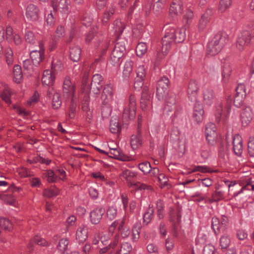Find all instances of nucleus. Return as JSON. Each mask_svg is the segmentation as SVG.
<instances>
[{
  "mask_svg": "<svg viewBox=\"0 0 254 254\" xmlns=\"http://www.w3.org/2000/svg\"><path fill=\"white\" fill-rule=\"evenodd\" d=\"M186 38L184 29H176L171 26L165 28V34L162 39V52L166 55L171 47L176 43L183 42Z\"/></svg>",
  "mask_w": 254,
  "mask_h": 254,
  "instance_id": "nucleus-1",
  "label": "nucleus"
},
{
  "mask_svg": "<svg viewBox=\"0 0 254 254\" xmlns=\"http://www.w3.org/2000/svg\"><path fill=\"white\" fill-rule=\"evenodd\" d=\"M97 27H92L90 31L85 35V41L87 44H91L96 48H99L105 52L107 49V44L104 43H101L103 38L101 36H99L97 33Z\"/></svg>",
  "mask_w": 254,
  "mask_h": 254,
  "instance_id": "nucleus-2",
  "label": "nucleus"
},
{
  "mask_svg": "<svg viewBox=\"0 0 254 254\" xmlns=\"http://www.w3.org/2000/svg\"><path fill=\"white\" fill-rule=\"evenodd\" d=\"M226 41V38L221 34H216L207 44V54L211 56L217 55L225 44Z\"/></svg>",
  "mask_w": 254,
  "mask_h": 254,
  "instance_id": "nucleus-3",
  "label": "nucleus"
},
{
  "mask_svg": "<svg viewBox=\"0 0 254 254\" xmlns=\"http://www.w3.org/2000/svg\"><path fill=\"white\" fill-rule=\"evenodd\" d=\"M253 42H254V28L248 27L244 29L239 36L237 47L239 50H242L245 46Z\"/></svg>",
  "mask_w": 254,
  "mask_h": 254,
  "instance_id": "nucleus-4",
  "label": "nucleus"
},
{
  "mask_svg": "<svg viewBox=\"0 0 254 254\" xmlns=\"http://www.w3.org/2000/svg\"><path fill=\"white\" fill-rule=\"evenodd\" d=\"M231 106V99L230 97H228L226 98L224 107L223 104L220 101L218 102L216 104L214 113L216 122L219 123L220 122L223 115L227 116L230 114Z\"/></svg>",
  "mask_w": 254,
  "mask_h": 254,
  "instance_id": "nucleus-5",
  "label": "nucleus"
},
{
  "mask_svg": "<svg viewBox=\"0 0 254 254\" xmlns=\"http://www.w3.org/2000/svg\"><path fill=\"white\" fill-rule=\"evenodd\" d=\"M136 99L134 95H130L127 105L123 113V117L126 121L133 120L135 116Z\"/></svg>",
  "mask_w": 254,
  "mask_h": 254,
  "instance_id": "nucleus-6",
  "label": "nucleus"
},
{
  "mask_svg": "<svg viewBox=\"0 0 254 254\" xmlns=\"http://www.w3.org/2000/svg\"><path fill=\"white\" fill-rule=\"evenodd\" d=\"M25 15L27 19L33 22L39 23L41 20V12L39 8L36 5L29 3L25 9Z\"/></svg>",
  "mask_w": 254,
  "mask_h": 254,
  "instance_id": "nucleus-7",
  "label": "nucleus"
},
{
  "mask_svg": "<svg viewBox=\"0 0 254 254\" xmlns=\"http://www.w3.org/2000/svg\"><path fill=\"white\" fill-rule=\"evenodd\" d=\"M64 97L66 99H75L74 95L75 92V84L71 82L70 77L68 76H65L63 86Z\"/></svg>",
  "mask_w": 254,
  "mask_h": 254,
  "instance_id": "nucleus-8",
  "label": "nucleus"
},
{
  "mask_svg": "<svg viewBox=\"0 0 254 254\" xmlns=\"http://www.w3.org/2000/svg\"><path fill=\"white\" fill-rule=\"evenodd\" d=\"M253 109L250 107H246L240 113V119L243 127H247L254 118Z\"/></svg>",
  "mask_w": 254,
  "mask_h": 254,
  "instance_id": "nucleus-9",
  "label": "nucleus"
},
{
  "mask_svg": "<svg viewBox=\"0 0 254 254\" xmlns=\"http://www.w3.org/2000/svg\"><path fill=\"white\" fill-rule=\"evenodd\" d=\"M169 80L166 77L160 78L157 83L156 89V96L159 100L163 99L169 87Z\"/></svg>",
  "mask_w": 254,
  "mask_h": 254,
  "instance_id": "nucleus-10",
  "label": "nucleus"
},
{
  "mask_svg": "<svg viewBox=\"0 0 254 254\" xmlns=\"http://www.w3.org/2000/svg\"><path fill=\"white\" fill-rule=\"evenodd\" d=\"M152 96V95L149 92L148 87H143L140 99V106L142 110L145 111L150 108Z\"/></svg>",
  "mask_w": 254,
  "mask_h": 254,
  "instance_id": "nucleus-11",
  "label": "nucleus"
},
{
  "mask_svg": "<svg viewBox=\"0 0 254 254\" xmlns=\"http://www.w3.org/2000/svg\"><path fill=\"white\" fill-rule=\"evenodd\" d=\"M103 80V78L100 74H94L91 82L90 93L98 95L102 87Z\"/></svg>",
  "mask_w": 254,
  "mask_h": 254,
  "instance_id": "nucleus-12",
  "label": "nucleus"
},
{
  "mask_svg": "<svg viewBox=\"0 0 254 254\" xmlns=\"http://www.w3.org/2000/svg\"><path fill=\"white\" fill-rule=\"evenodd\" d=\"M88 237V228L86 224H81L77 228L75 233V240L79 244H82Z\"/></svg>",
  "mask_w": 254,
  "mask_h": 254,
  "instance_id": "nucleus-13",
  "label": "nucleus"
},
{
  "mask_svg": "<svg viewBox=\"0 0 254 254\" xmlns=\"http://www.w3.org/2000/svg\"><path fill=\"white\" fill-rule=\"evenodd\" d=\"M113 99V87L111 84L105 85L101 95V99L104 105H109Z\"/></svg>",
  "mask_w": 254,
  "mask_h": 254,
  "instance_id": "nucleus-14",
  "label": "nucleus"
},
{
  "mask_svg": "<svg viewBox=\"0 0 254 254\" xmlns=\"http://www.w3.org/2000/svg\"><path fill=\"white\" fill-rule=\"evenodd\" d=\"M204 114L203 105L199 102L195 101L192 116L193 121L197 124L201 123L203 119Z\"/></svg>",
  "mask_w": 254,
  "mask_h": 254,
  "instance_id": "nucleus-15",
  "label": "nucleus"
},
{
  "mask_svg": "<svg viewBox=\"0 0 254 254\" xmlns=\"http://www.w3.org/2000/svg\"><path fill=\"white\" fill-rule=\"evenodd\" d=\"M199 87L197 82L194 80H191L188 85L187 93L189 100L191 102L197 101Z\"/></svg>",
  "mask_w": 254,
  "mask_h": 254,
  "instance_id": "nucleus-16",
  "label": "nucleus"
},
{
  "mask_svg": "<svg viewBox=\"0 0 254 254\" xmlns=\"http://www.w3.org/2000/svg\"><path fill=\"white\" fill-rule=\"evenodd\" d=\"M47 96L52 97V107L54 109H58L62 105V100L60 93L55 91L54 87L48 88L47 92Z\"/></svg>",
  "mask_w": 254,
  "mask_h": 254,
  "instance_id": "nucleus-17",
  "label": "nucleus"
},
{
  "mask_svg": "<svg viewBox=\"0 0 254 254\" xmlns=\"http://www.w3.org/2000/svg\"><path fill=\"white\" fill-rule=\"evenodd\" d=\"M233 149L236 156H241L243 152V139L239 134H236L233 136Z\"/></svg>",
  "mask_w": 254,
  "mask_h": 254,
  "instance_id": "nucleus-18",
  "label": "nucleus"
},
{
  "mask_svg": "<svg viewBox=\"0 0 254 254\" xmlns=\"http://www.w3.org/2000/svg\"><path fill=\"white\" fill-rule=\"evenodd\" d=\"M54 68L53 65H52V70L47 69L44 70L42 78L43 85L48 86L49 88L53 87V85L55 78V74L53 71Z\"/></svg>",
  "mask_w": 254,
  "mask_h": 254,
  "instance_id": "nucleus-19",
  "label": "nucleus"
},
{
  "mask_svg": "<svg viewBox=\"0 0 254 254\" xmlns=\"http://www.w3.org/2000/svg\"><path fill=\"white\" fill-rule=\"evenodd\" d=\"M105 211L100 206L92 210L90 213V221L93 224H98L101 221Z\"/></svg>",
  "mask_w": 254,
  "mask_h": 254,
  "instance_id": "nucleus-20",
  "label": "nucleus"
},
{
  "mask_svg": "<svg viewBox=\"0 0 254 254\" xmlns=\"http://www.w3.org/2000/svg\"><path fill=\"white\" fill-rule=\"evenodd\" d=\"M70 4V0H60L58 5L54 2V0H52V5L54 9L62 13H67L68 12Z\"/></svg>",
  "mask_w": 254,
  "mask_h": 254,
  "instance_id": "nucleus-21",
  "label": "nucleus"
},
{
  "mask_svg": "<svg viewBox=\"0 0 254 254\" xmlns=\"http://www.w3.org/2000/svg\"><path fill=\"white\" fill-rule=\"evenodd\" d=\"M212 14V10L208 9L202 14L198 23V28L199 30H203L207 26L209 22L211 16Z\"/></svg>",
  "mask_w": 254,
  "mask_h": 254,
  "instance_id": "nucleus-22",
  "label": "nucleus"
},
{
  "mask_svg": "<svg viewBox=\"0 0 254 254\" xmlns=\"http://www.w3.org/2000/svg\"><path fill=\"white\" fill-rule=\"evenodd\" d=\"M183 3L182 0H173L170 7V12L172 14L178 15L182 13Z\"/></svg>",
  "mask_w": 254,
  "mask_h": 254,
  "instance_id": "nucleus-23",
  "label": "nucleus"
},
{
  "mask_svg": "<svg viewBox=\"0 0 254 254\" xmlns=\"http://www.w3.org/2000/svg\"><path fill=\"white\" fill-rule=\"evenodd\" d=\"M30 58L33 64L37 66L43 60L44 53L42 50H33L30 52Z\"/></svg>",
  "mask_w": 254,
  "mask_h": 254,
  "instance_id": "nucleus-24",
  "label": "nucleus"
},
{
  "mask_svg": "<svg viewBox=\"0 0 254 254\" xmlns=\"http://www.w3.org/2000/svg\"><path fill=\"white\" fill-rule=\"evenodd\" d=\"M110 130L113 133H117L121 130V125L117 116H113L110 120Z\"/></svg>",
  "mask_w": 254,
  "mask_h": 254,
  "instance_id": "nucleus-25",
  "label": "nucleus"
},
{
  "mask_svg": "<svg viewBox=\"0 0 254 254\" xmlns=\"http://www.w3.org/2000/svg\"><path fill=\"white\" fill-rule=\"evenodd\" d=\"M203 95L204 104L211 105L213 102L214 98L213 90L210 88H205L203 90Z\"/></svg>",
  "mask_w": 254,
  "mask_h": 254,
  "instance_id": "nucleus-26",
  "label": "nucleus"
},
{
  "mask_svg": "<svg viewBox=\"0 0 254 254\" xmlns=\"http://www.w3.org/2000/svg\"><path fill=\"white\" fill-rule=\"evenodd\" d=\"M110 153L113 155V157L119 160L127 161L129 160V157L125 155L120 149L117 148H110Z\"/></svg>",
  "mask_w": 254,
  "mask_h": 254,
  "instance_id": "nucleus-27",
  "label": "nucleus"
},
{
  "mask_svg": "<svg viewBox=\"0 0 254 254\" xmlns=\"http://www.w3.org/2000/svg\"><path fill=\"white\" fill-rule=\"evenodd\" d=\"M116 10V6L114 5H111L107 7L104 12L102 17V22L104 24H106L110 18H112Z\"/></svg>",
  "mask_w": 254,
  "mask_h": 254,
  "instance_id": "nucleus-28",
  "label": "nucleus"
},
{
  "mask_svg": "<svg viewBox=\"0 0 254 254\" xmlns=\"http://www.w3.org/2000/svg\"><path fill=\"white\" fill-rule=\"evenodd\" d=\"M70 58L74 62H77L80 58L81 50L78 46H74L70 49Z\"/></svg>",
  "mask_w": 254,
  "mask_h": 254,
  "instance_id": "nucleus-29",
  "label": "nucleus"
},
{
  "mask_svg": "<svg viewBox=\"0 0 254 254\" xmlns=\"http://www.w3.org/2000/svg\"><path fill=\"white\" fill-rule=\"evenodd\" d=\"M231 71V67L229 64L226 63L223 65L222 70V81L224 83H226L228 81Z\"/></svg>",
  "mask_w": 254,
  "mask_h": 254,
  "instance_id": "nucleus-30",
  "label": "nucleus"
},
{
  "mask_svg": "<svg viewBox=\"0 0 254 254\" xmlns=\"http://www.w3.org/2000/svg\"><path fill=\"white\" fill-rule=\"evenodd\" d=\"M142 144L141 136L140 133L133 134L130 138V145L133 149H136Z\"/></svg>",
  "mask_w": 254,
  "mask_h": 254,
  "instance_id": "nucleus-31",
  "label": "nucleus"
},
{
  "mask_svg": "<svg viewBox=\"0 0 254 254\" xmlns=\"http://www.w3.org/2000/svg\"><path fill=\"white\" fill-rule=\"evenodd\" d=\"M13 73L14 81L17 83H20L23 77L21 66L18 64L15 65L13 67Z\"/></svg>",
  "mask_w": 254,
  "mask_h": 254,
  "instance_id": "nucleus-32",
  "label": "nucleus"
},
{
  "mask_svg": "<svg viewBox=\"0 0 254 254\" xmlns=\"http://www.w3.org/2000/svg\"><path fill=\"white\" fill-rule=\"evenodd\" d=\"M141 224L140 222L136 223L132 229L131 240L133 242H136L139 238Z\"/></svg>",
  "mask_w": 254,
  "mask_h": 254,
  "instance_id": "nucleus-33",
  "label": "nucleus"
},
{
  "mask_svg": "<svg viewBox=\"0 0 254 254\" xmlns=\"http://www.w3.org/2000/svg\"><path fill=\"white\" fill-rule=\"evenodd\" d=\"M119 39L116 42L113 51L124 56L126 52V45L124 41H119Z\"/></svg>",
  "mask_w": 254,
  "mask_h": 254,
  "instance_id": "nucleus-34",
  "label": "nucleus"
},
{
  "mask_svg": "<svg viewBox=\"0 0 254 254\" xmlns=\"http://www.w3.org/2000/svg\"><path fill=\"white\" fill-rule=\"evenodd\" d=\"M132 70V62L131 61H127L124 65L123 72V77L127 79Z\"/></svg>",
  "mask_w": 254,
  "mask_h": 254,
  "instance_id": "nucleus-35",
  "label": "nucleus"
},
{
  "mask_svg": "<svg viewBox=\"0 0 254 254\" xmlns=\"http://www.w3.org/2000/svg\"><path fill=\"white\" fill-rule=\"evenodd\" d=\"M231 243V239L228 236L223 235L219 239V246L222 251L227 249Z\"/></svg>",
  "mask_w": 254,
  "mask_h": 254,
  "instance_id": "nucleus-36",
  "label": "nucleus"
},
{
  "mask_svg": "<svg viewBox=\"0 0 254 254\" xmlns=\"http://www.w3.org/2000/svg\"><path fill=\"white\" fill-rule=\"evenodd\" d=\"M70 100V105L68 113V117L69 119H73L75 117L76 109V100L75 99Z\"/></svg>",
  "mask_w": 254,
  "mask_h": 254,
  "instance_id": "nucleus-37",
  "label": "nucleus"
},
{
  "mask_svg": "<svg viewBox=\"0 0 254 254\" xmlns=\"http://www.w3.org/2000/svg\"><path fill=\"white\" fill-rule=\"evenodd\" d=\"M136 78L145 79L147 74V69L143 64L138 65L136 69Z\"/></svg>",
  "mask_w": 254,
  "mask_h": 254,
  "instance_id": "nucleus-38",
  "label": "nucleus"
},
{
  "mask_svg": "<svg viewBox=\"0 0 254 254\" xmlns=\"http://www.w3.org/2000/svg\"><path fill=\"white\" fill-rule=\"evenodd\" d=\"M131 244L128 242L122 244L121 249L117 252V254H129L132 251Z\"/></svg>",
  "mask_w": 254,
  "mask_h": 254,
  "instance_id": "nucleus-39",
  "label": "nucleus"
},
{
  "mask_svg": "<svg viewBox=\"0 0 254 254\" xmlns=\"http://www.w3.org/2000/svg\"><path fill=\"white\" fill-rule=\"evenodd\" d=\"M123 56L112 51L110 57L111 64L114 66L120 64L121 63Z\"/></svg>",
  "mask_w": 254,
  "mask_h": 254,
  "instance_id": "nucleus-40",
  "label": "nucleus"
},
{
  "mask_svg": "<svg viewBox=\"0 0 254 254\" xmlns=\"http://www.w3.org/2000/svg\"><path fill=\"white\" fill-rule=\"evenodd\" d=\"M125 26L120 20H116L114 22V28L115 32L118 36H120L125 29Z\"/></svg>",
  "mask_w": 254,
  "mask_h": 254,
  "instance_id": "nucleus-41",
  "label": "nucleus"
},
{
  "mask_svg": "<svg viewBox=\"0 0 254 254\" xmlns=\"http://www.w3.org/2000/svg\"><path fill=\"white\" fill-rule=\"evenodd\" d=\"M154 213V210L152 208H149L143 214V224L147 225L151 221Z\"/></svg>",
  "mask_w": 254,
  "mask_h": 254,
  "instance_id": "nucleus-42",
  "label": "nucleus"
},
{
  "mask_svg": "<svg viewBox=\"0 0 254 254\" xmlns=\"http://www.w3.org/2000/svg\"><path fill=\"white\" fill-rule=\"evenodd\" d=\"M65 36L64 27L62 25H59L57 27L55 32V35L53 39L55 43L60 38L64 37Z\"/></svg>",
  "mask_w": 254,
  "mask_h": 254,
  "instance_id": "nucleus-43",
  "label": "nucleus"
},
{
  "mask_svg": "<svg viewBox=\"0 0 254 254\" xmlns=\"http://www.w3.org/2000/svg\"><path fill=\"white\" fill-rule=\"evenodd\" d=\"M147 46L145 43L140 42L136 47V53L138 57H142L147 52Z\"/></svg>",
  "mask_w": 254,
  "mask_h": 254,
  "instance_id": "nucleus-44",
  "label": "nucleus"
},
{
  "mask_svg": "<svg viewBox=\"0 0 254 254\" xmlns=\"http://www.w3.org/2000/svg\"><path fill=\"white\" fill-rule=\"evenodd\" d=\"M137 176V173L131 170L126 169L120 174V176L128 181L130 179L134 178Z\"/></svg>",
  "mask_w": 254,
  "mask_h": 254,
  "instance_id": "nucleus-45",
  "label": "nucleus"
},
{
  "mask_svg": "<svg viewBox=\"0 0 254 254\" xmlns=\"http://www.w3.org/2000/svg\"><path fill=\"white\" fill-rule=\"evenodd\" d=\"M60 193V190L58 189L55 188L54 189H46L43 191L44 196L47 197H52L57 196Z\"/></svg>",
  "mask_w": 254,
  "mask_h": 254,
  "instance_id": "nucleus-46",
  "label": "nucleus"
},
{
  "mask_svg": "<svg viewBox=\"0 0 254 254\" xmlns=\"http://www.w3.org/2000/svg\"><path fill=\"white\" fill-rule=\"evenodd\" d=\"M24 39L27 43L34 44L35 43V37L33 32L29 30H25L24 33Z\"/></svg>",
  "mask_w": 254,
  "mask_h": 254,
  "instance_id": "nucleus-47",
  "label": "nucleus"
},
{
  "mask_svg": "<svg viewBox=\"0 0 254 254\" xmlns=\"http://www.w3.org/2000/svg\"><path fill=\"white\" fill-rule=\"evenodd\" d=\"M138 168L144 175H146L150 172L151 165L149 162L145 161L138 164Z\"/></svg>",
  "mask_w": 254,
  "mask_h": 254,
  "instance_id": "nucleus-48",
  "label": "nucleus"
},
{
  "mask_svg": "<svg viewBox=\"0 0 254 254\" xmlns=\"http://www.w3.org/2000/svg\"><path fill=\"white\" fill-rule=\"evenodd\" d=\"M236 93L234 96L245 97L246 95V89L244 84H239L235 89Z\"/></svg>",
  "mask_w": 254,
  "mask_h": 254,
  "instance_id": "nucleus-49",
  "label": "nucleus"
},
{
  "mask_svg": "<svg viewBox=\"0 0 254 254\" xmlns=\"http://www.w3.org/2000/svg\"><path fill=\"white\" fill-rule=\"evenodd\" d=\"M189 5L190 4H187L188 7L186 9V13L184 15V19L186 21L187 23L190 22L194 17L193 11L190 9L191 5Z\"/></svg>",
  "mask_w": 254,
  "mask_h": 254,
  "instance_id": "nucleus-50",
  "label": "nucleus"
},
{
  "mask_svg": "<svg viewBox=\"0 0 254 254\" xmlns=\"http://www.w3.org/2000/svg\"><path fill=\"white\" fill-rule=\"evenodd\" d=\"M165 0H158L154 4L153 10L156 14H159L164 6Z\"/></svg>",
  "mask_w": 254,
  "mask_h": 254,
  "instance_id": "nucleus-51",
  "label": "nucleus"
},
{
  "mask_svg": "<svg viewBox=\"0 0 254 254\" xmlns=\"http://www.w3.org/2000/svg\"><path fill=\"white\" fill-rule=\"evenodd\" d=\"M107 216L110 220L114 219L117 215V209L115 207L110 206L107 210Z\"/></svg>",
  "mask_w": 254,
  "mask_h": 254,
  "instance_id": "nucleus-52",
  "label": "nucleus"
},
{
  "mask_svg": "<svg viewBox=\"0 0 254 254\" xmlns=\"http://www.w3.org/2000/svg\"><path fill=\"white\" fill-rule=\"evenodd\" d=\"M232 4V0H220L219 10L223 12L228 8Z\"/></svg>",
  "mask_w": 254,
  "mask_h": 254,
  "instance_id": "nucleus-53",
  "label": "nucleus"
},
{
  "mask_svg": "<svg viewBox=\"0 0 254 254\" xmlns=\"http://www.w3.org/2000/svg\"><path fill=\"white\" fill-rule=\"evenodd\" d=\"M0 226L5 230H10L12 228V223L7 219L0 217Z\"/></svg>",
  "mask_w": 254,
  "mask_h": 254,
  "instance_id": "nucleus-54",
  "label": "nucleus"
},
{
  "mask_svg": "<svg viewBox=\"0 0 254 254\" xmlns=\"http://www.w3.org/2000/svg\"><path fill=\"white\" fill-rule=\"evenodd\" d=\"M248 151L250 156L254 157V137H250L248 143Z\"/></svg>",
  "mask_w": 254,
  "mask_h": 254,
  "instance_id": "nucleus-55",
  "label": "nucleus"
},
{
  "mask_svg": "<svg viewBox=\"0 0 254 254\" xmlns=\"http://www.w3.org/2000/svg\"><path fill=\"white\" fill-rule=\"evenodd\" d=\"M11 93L10 89L8 88L4 89L1 93L0 96L2 100H3L7 103H10V96Z\"/></svg>",
  "mask_w": 254,
  "mask_h": 254,
  "instance_id": "nucleus-56",
  "label": "nucleus"
},
{
  "mask_svg": "<svg viewBox=\"0 0 254 254\" xmlns=\"http://www.w3.org/2000/svg\"><path fill=\"white\" fill-rule=\"evenodd\" d=\"M68 241L66 238H63L60 240L57 247L61 251H65L67 249Z\"/></svg>",
  "mask_w": 254,
  "mask_h": 254,
  "instance_id": "nucleus-57",
  "label": "nucleus"
},
{
  "mask_svg": "<svg viewBox=\"0 0 254 254\" xmlns=\"http://www.w3.org/2000/svg\"><path fill=\"white\" fill-rule=\"evenodd\" d=\"M203 254H218V253L212 245L207 244L203 248Z\"/></svg>",
  "mask_w": 254,
  "mask_h": 254,
  "instance_id": "nucleus-58",
  "label": "nucleus"
},
{
  "mask_svg": "<svg viewBox=\"0 0 254 254\" xmlns=\"http://www.w3.org/2000/svg\"><path fill=\"white\" fill-rule=\"evenodd\" d=\"M224 192L221 190H216L212 194V201L217 202L223 198Z\"/></svg>",
  "mask_w": 254,
  "mask_h": 254,
  "instance_id": "nucleus-59",
  "label": "nucleus"
},
{
  "mask_svg": "<svg viewBox=\"0 0 254 254\" xmlns=\"http://www.w3.org/2000/svg\"><path fill=\"white\" fill-rule=\"evenodd\" d=\"M33 242L39 246L43 247L49 246V243L46 240L38 236L33 238Z\"/></svg>",
  "mask_w": 254,
  "mask_h": 254,
  "instance_id": "nucleus-60",
  "label": "nucleus"
},
{
  "mask_svg": "<svg viewBox=\"0 0 254 254\" xmlns=\"http://www.w3.org/2000/svg\"><path fill=\"white\" fill-rule=\"evenodd\" d=\"M216 127L215 125L212 123H208L206 124L205 127V133L208 134H217Z\"/></svg>",
  "mask_w": 254,
  "mask_h": 254,
  "instance_id": "nucleus-61",
  "label": "nucleus"
},
{
  "mask_svg": "<svg viewBox=\"0 0 254 254\" xmlns=\"http://www.w3.org/2000/svg\"><path fill=\"white\" fill-rule=\"evenodd\" d=\"M45 175L49 182H55L57 180V175L53 171L49 170L45 173Z\"/></svg>",
  "mask_w": 254,
  "mask_h": 254,
  "instance_id": "nucleus-62",
  "label": "nucleus"
},
{
  "mask_svg": "<svg viewBox=\"0 0 254 254\" xmlns=\"http://www.w3.org/2000/svg\"><path fill=\"white\" fill-rule=\"evenodd\" d=\"M206 139L207 143L210 145H214L216 142L217 134L205 133Z\"/></svg>",
  "mask_w": 254,
  "mask_h": 254,
  "instance_id": "nucleus-63",
  "label": "nucleus"
},
{
  "mask_svg": "<svg viewBox=\"0 0 254 254\" xmlns=\"http://www.w3.org/2000/svg\"><path fill=\"white\" fill-rule=\"evenodd\" d=\"M166 103L168 107L175 105L176 103V95L174 94L169 95L166 99Z\"/></svg>",
  "mask_w": 254,
  "mask_h": 254,
  "instance_id": "nucleus-64",
  "label": "nucleus"
}]
</instances>
